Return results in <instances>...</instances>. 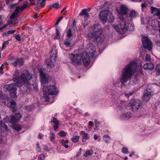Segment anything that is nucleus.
I'll list each match as a JSON object with an SVG mask.
<instances>
[{"instance_id": "43", "label": "nucleus", "mask_w": 160, "mask_h": 160, "mask_svg": "<svg viewBox=\"0 0 160 160\" xmlns=\"http://www.w3.org/2000/svg\"><path fill=\"white\" fill-rule=\"evenodd\" d=\"M122 151L123 153L125 154H127L129 152L128 148L125 147L122 148Z\"/></svg>"}, {"instance_id": "45", "label": "nucleus", "mask_w": 160, "mask_h": 160, "mask_svg": "<svg viewBox=\"0 0 160 160\" xmlns=\"http://www.w3.org/2000/svg\"><path fill=\"white\" fill-rule=\"evenodd\" d=\"M61 143L62 145L64 146L65 148H68V145L65 144V141L64 139H62L61 142Z\"/></svg>"}, {"instance_id": "21", "label": "nucleus", "mask_w": 160, "mask_h": 160, "mask_svg": "<svg viewBox=\"0 0 160 160\" xmlns=\"http://www.w3.org/2000/svg\"><path fill=\"white\" fill-rule=\"evenodd\" d=\"M51 122H52L54 123L53 125V127L54 130H56L59 127L58 125L59 124V121L57 118H53L51 120Z\"/></svg>"}, {"instance_id": "28", "label": "nucleus", "mask_w": 160, "mask_h": 160, "mask_svg": "<svg viewBox=\"0 0 160 160\" xmlns=\"http://www.w3.org/2000/svg\"><path fill=\"white\" fill-rule=\"evenodd\" d=\"M79 15L84 16V18L86 19L89 18L90 17L89 14L84 9L82 10V12L79 13Z\"/></svg>"}, {"instance_id": "61", "label": "nucleus", "mask_w": 160, "mask_h": 160, "mask_svg": "<svg viewBox=\"0 0 160 160\" xmlns=\"http://www.w3.org/2000/svg\"><path fill=\"white\" fill-rule=\"evenodd\" d=\"M43 137V135L41 133H39L38 135V137L40 139H41Z\"/></svg>"}, {"instance_id": "20", "label": "nucleus", "mask_w": 160, "mask_h": 160, "mask_svg": "<svg viewBox=\"0 0 160 160\" xmlns=\"http://www.w3.org/2000/svg\"><path fill=\"white\" fill-rule=\"evenodd\" d=\"M45 62L47 65V67L49 69L53 68L54 65L52 61L51 58L46 59Z\"/></svg>"}, {"instance_id": "31", "label": "nucleus", "mask_w": 160, "mask_h": 160, "mask_svg": "<svg viewBox=\"0 0 160 160\" xmlns=\"http://www.w3.org/2000/svg\"><path fill=\"white\" fill-rule=\"evenodd\" d=\"M80 136L75 135L72 136L71 138V140L73 143H77L79 142Z\"/></svg>"}, {"instance_id": "35", "label": "nucleus", "mask_w": 160, "mask_h": 160, "mask_svg": "<svg viewBox=\"0 0 160 160\" xmlns=\"http://www.w3.org/2000/svg\"><path fill=\"white\" fill-rule=\"evenodd\" d=\"M20 63V59L19 58L17 59L16 60L12 63V65L14 67H16L18 65H19Z\"/></svg>"}, {"instance_id": "24", "label": "nucleus", "mask_w": 160, "mask_h": 160, "mask_svg": "<svg viewBox=\"0 0 160 160\" xmlns=\"http://www.w3.org/2000/svg\"><path fill=\"white\" fill-rule=\"evenodd\" d=\"M80 135L82 134V138L83 140L82 142H83L84 140H87L89 139V137L87 133H85L84 131H81L80 132Z\"/></svg>"}, {"instance_id": "58", "label": "nucleus", "mask_w": 160, "mask_h": 160, "mask_svg": "<svg viewBox=\"0 0 160 160\" xmlns=\"http://www.w3.org/2000/svg\"><path fill=\"white\" fill-rule=\"evenodd\" d=\"M7 27V25H5L3 26L1 28H0V31H2V29L3 28L5 29Z\"/></svg>"}, {"instance_id": "34", "label": "nucleus", "mask_w": 160, "mask_h": 160, "mask_svg": "<svg viewBox=\"0 0 160 160\" xmlns=\"http://www.w3.org/2000/svg\"><path fill=\"white\" fill-rule=\"evenodd\" d=\"M28 2L27 1L25 3L22 5V6H21L20 9L21 12L24 10L27 7H28Z\"/></svg>"}, {"instance_id": "11", "label": "nucleus", "mask_w": 160, "mask_h": 160, "mask_svg": "<svg viewBox=\"0 0 160 160\" xmlns=\"http://www.w3.org/2000/svg\"><path fill=\"white\" fill-rule=\"evenodd\" d=\"M38 71L40 74L41 82L44 84L48 82L49 79L47 77L45 73L43 72V69L42 68H40L38 69Z\"/></svg>"}, {"instance_id": "53", "label": "nucleus", "mask_w": 160, "mask_h": 160, "mask_svg": "<svg viewBox=\"0 0 160 160\" xmlns=\"http://www.w3.org/2000/svg\"><path fill=\"white\" fill-rule=\"evenodd\" d=\"M132 93H129L128 94H126V93H125V96L127 97V98H129V97L130 96H131L132 95Z\"/></svg>"}, {"instance_id": "52", "label": "nucleus", "mask_w": 160, "mask_h": 160, "mask_svg": "<svg viewBox=\"0 0 160 160\" xmlns=\"http://www.w3.org/2000/svg\"><path fill=\"white\" fill-rule=\"evenodd\" d=\"M15 32V31L14 30H12L11 31H8L7 33L9 34H13Z\"/></svg>"}, {"instance_id": "14", "label": "nucleus", "mask_w": 160, "mask_h": 160, "mask_svg": "<svg viewBox=\"0 0 160 160\" xmlns=\"http://www.w3.org/2000/svg\"><path fill=\"white\" fill-rule=\"evenodd\" d=\"M129 11L128 8L124 5H122L120 7V14L121 15H125L128 13Z\"/></svg>"}, {"instance_id": "10", "label": "nucleus", "mask_w": 160, "mask_h": 160, "mask_svg": "<svg viewBox=\"0 0 160 160\" xmlns=\"http://www.w3.org/2000/svg\"><path fill=\"white\" fill-rule=\"evenodd\" d=\"M128 106L133 111H137L140 108V105L139 101L135 99H132L129 104Z\"/></svg>"}, {"instance_id": "22", "label": "nucleus", "mask_w": 160, "mask_h": 160, "mask_svg": "<svg viewBox=\"0 0 160 160\" xmlns=\"http://www.w3.org/2000/svg\"><path fill=\"white\" fill-rule=\"evenodd\" d=\"M82 61L83 62L84 65L85 67H87L90 62V59L86 55V57L82 58Z\"/></svg>"}, {"instance_id": "46", "label": "nucleus", "mask_w": 160, "mask_h": 160, "mask_svg": "<svg viewBox=\"0 0 160 160\" xmlns=\"http://www.w3.org/2000/svg\"><path fill=\"white\" fill-rule=\"evenodd\" d=\"M63 17L62 16L60 17L57 20L56 22L55 23V25H57L58 24L59 22L62 19Z\"/></svg>"}, {"instance_id": "29", "label": "nucleus", "mask_w": 160, "mask_h": 160, "mask_svg": "<svg viewBox=\"0 0 160 160\" xmlns=\"http://www.w3.org/2000/svg\"><path fill=\"white\" fill-rule=\"evenodd\" d=\"M93 153V151L92 150H89L86 152L85 153L83 154V156L85 157H89L92 155Z\"/></svg>"}, {"instance_id": "16", "label": "nucleus", "mask_w": 160, "mask_h": 160, "mask_svg": "<svg viewBox=\"0 0 160 160\" xmlns=\"http://www.w3.org/2000/svg\"><path fill=\"white\" fill-rule=\"evenodd\" d=\"M20 11V7H18L16 8L15 11L11 14L10 18L12 19H15L19 16V13Z\"/></svg>"}, {"instance_id": "8", "label": "nucleus", "mask_w": 160, "mask_h": 160, "mask_svg": "<svg viewBox=\"0 0 160 160\" xmlns=\"http://www.w3.org/2000/svg\"><path fill=\"white\" fill-rule=\"evenodd\" d=\"M142 42L143 47L151 51L152 48V44L151 41L145 36H143L142 39Z\"/></svg>"}, {"instance_id": "33", "label": "nucleus", "mask_w": 160, "mask_h": 160, "mask_svg": "<svg viewBox=\"0 0 160 160\" xmlns=\"http://www.w3.org/2000/svg\"><path fill=\"white\" fill-rule=\"evenodd\" d=\"M72 36V30L71 28L69 29L66 33V36L67 38H70Z\"/></svg>"}, {"instance_id": "44", "label": "nucleus", "mask_w": 160, "mask_h": 160, "mask_svg": "<svg viewBox=\"0 0 160 160\" xmlns=\"http://www.w3.org/2000/svg\"><path fill=\"white\" fill-rule=\"evenodd\" d=\"M52 7L56 9H58L60 8L61 6H60L59 3H55L52 5Z\"/></svg>"}, {"instance_id": "63", "label": "nucleus", "mask_w": 160, "mask_h": 160, "mask_svg": "<svg viewBox=\"0 0 160 160\" xmlns=\"http://www.w3.org/2000/svg\"><path fill=\"white\" fill-rule=\"evenodd\" d=\"M98 137L96 134H95L94 136V138L95 140H96L98 139Z\"/></svg>"}, {"instance_id": "30", "label": "nucleus", "mask_w": 160, "mask_h": 160, "mask_svg": "<svg viewBox=\"0 0 160 160\" xmlns=\"http://www.w3.org/2000/svg\"><path fill=\"white\" fill-rule=\"evenodd\" d=\"M138 15V12L135 10L131 11L129 14V17L131 18H135Z\"/></svg>"}, {"instance_id": "60", "label": "nucleus", "mask_w": 160, "mask_h": 160, "mask_svg": "<svg viewBox=\"0 0 160 160\" xmlns=\"http://www.w3.org/2000/svg\"><path fill=\"white\" fill-rule=\"evenodd\" d=\"M73 27L74 28L75 27H76V21L75 20H74L73 21Z\"/></svg>"}, {"instance_id": "3", "label": "nucleus", "mask_w": 160, "mask_h": 160, "mask_svg": "<svg viewBox=\"0 0 160 160\" xmlns=\"http://www.w3.org/2000/svg\"><path fill=\"white\" fill-rule=\"evenodd\" d=\"M20 119V114L19 113H17L15 115H11L9 117H7L5 119L6 122L10 123L12 125V128L17 131L20 130V126L19 125L16 124V123L18 122Z\"/></svg>"}, {"instance_id": "32", "label": "nucleus", "mask_w": 160, "mask_h": 160, "mask_svg": "<svg viewBox=\"0 0 160 160\" xmlns=\"http://www.w3.org/2000/svg\"><path fill=\"white\" fill-rule=\"evenodd\" d=\"M14 90H12L11 92H10V97L13 98H14L16 97V90L17 88H16L14 89Z\"/></svg>"}, {"instance_id": "49", "label": "nucleus", "mask_w": 160, "mask_h": 160, "mask_svg": "<svg viewBox=\"0 0 160 160\" xmlns=\"http://www.w3.org/2000/svg\"><path fill=\"white\" fill-rule=\"evenodd\" d=\"M31 5L33 6L35 5V0H28Z\"/></svg>"}, {"instance_id": "17", "label": "nucleus", "mask_w": 160, "mask_h": 160, "mask_svg": "<svg viewBox=\"0 0 160 160\" xmlns=\"http://www.w3.org/2000/svg\"><path fill=\"white\" fill-rule=\"evenodd\" d=\"M151 13H153L154 16H157L160 20V8H157L152 6L151 7Z\"/></svg>"}, {"instance_id": "41", "label": "nucleus", "mask_w": 160, "mask_h": 160, "mask_svg": "<svg viewBox=\"0 0 160 160\" xmlns=\"http://www.w3.org/2000/svg\"><path fill=\"white\" fill-rule=\"evenodd\" d=\"M50 140L51 141H54L55 139V134L53 132L51 133V136L50 137Z\"/></svg>"}, {"instance_id": "38", "label": "nucleus", "mask_w": 160, "mask_h": 160, "mask_svg": "<svg viewBox=\"0 0 160 160\" xmlns=\"http://www.w3.org/2000/svg\"><path fill=\"white\" fill-rule=\"evenodd\" d=\"M58 135L62 137L66 136V132L63 131H61L58 133Z\"/></svg>"}, {"instance_id": "27", "label": "nucleus", "mask_w": 160, "mask_h": 160, "mask_svg": "<svg viewBox=\"0 0 160 160\" xmlns=\"http://www.w3.org/2000/svg\"><path fill=\"white\" fill-rule=\"evenodd\" d=\"M72 40L70 38H67L63 42L66 47H70L72 46Z\"/></svg>"}, {"instance_id": "1", "label": "nucleus", "mask_w": 160, "mask_h": 160, "mask_svg": "<svg viewBox=\"0 0 160 160\" xmlns=\"http://www.w3.org/2000/svg\"><path fill=\"white\" fill-rule=\"evenodd\" d=\"M137 67V63L132 61L124 67L122 72V76L120 79V82L122 83L126 82L132 77L136 71Z\"/></svg>"}, {"instance_id": "37", "label": "nucleus", "mask_w": 160, "mask_h": 160, "mask_svg": "<svg viewBox=\"0 0 160 160\" xmlns=\"http://www.w3.org/2000/svg\"><path fill=\"white\" fill-rule=\"evenodd\" d=\"M38 160H45V156L43 153L40 154L38 157Z\"/></svg>"}, {"instance_id": "54", "label": "nucleus", "mask_w": 160, "mask_h": 160, "mask_svg": "<svg viewBox=\"0 0 160 160\" xmlns=\"http://www.w3.org/2000/svg\"><path fill=\"white\" fill-rule=\"evenodd\" d=\"M15 38L18 41H20V36L18 35L16 36Z\"/></svg>"}, {"instance_id": "57", "label": "nucleus", "mask_w": 160, "mask_h": 160, "mask_svg": "<svg viewBox=\"0 0 160 160\" xmlns=\"http://www.w3.org/2000/svg\"><path fill=\"white\" fill-rule=\"evenodd\" d=\"M24 60L22 59L21 58V66H22L24 64Z\"/></svg>"}, {"instance_id": "42", "label": "nucleus", "mask_w": 160, "mask_h": 160, "mask_svg": "<svg viewBox=\"0 0 160 160\" xmlns=\"http://www.w3.org/2000/svg\"><path fill=\"white\" fill-rule=\"evenodd\" d=\"M155 69L158 73L160 75V64L157 65Z\"/></svg>"}, {"instance_id": "62", "label": "nucleus", "mask_w": 160, "mask_h": 160, "mask_svg": "<svg viewBox=\"0 0 160 160\" xmlns=\"http://www.w3.org/2000/svg\"><path fill=\"white\" fill-rule=\"evenodd\" d=\"M84 10H86V11L87 12H89L91 10V9L90 8H88L87 9H84Z\"/></svg>"}, {"instance_id": "48", "label": "nucleus", "mask_w": 160, "mask_h": 160, "mask_svg": "<svg viewBox=\"0 0 160 160\" xmlns=\"http://www.w3.org/2000/svg\"><path fill=\"white\" fill-rule=\"evenodd\" d=\"M13 19H10L9 21L7 22V23L5 25H7V26L8 25H11L13 23Z\"/></svg>"}, {"instance_id": "2", "label": "nucleus", "mask_w": 160, "mask_h": 160, "mask_svg": "<svg viewBox=\"0 0 160 160\" xmlns=\"http://www.w3.org/2000/svg\"><path fill=\"white\" fill-rule=\"evenodd\" d=\"M91 29L92 31L88 34V37L89 40H92L94 41H97L100 37L102 32V29L99 24H94L91 27Z\"/></svg>"}, {"instance_id": "7", "label": "nucleus", "mask_w": 160, "mask_h": 160, "mask_svg": "<svg viewBox=\"0 0 160 160\" xmlns=\"http://www.w3.org/2000/svg\"><path fill=\"white\" fill-rule=\"evenodd\" d=\"M69 57L73 65H79L81 64L82 56L81 53L76 54H71L70 55Z\"/></svg>"}, {"instance_id": "18", "label": "nucleus", "mask_w": 160, "mask_h": 160, "mask_svg": "<svg viewBox=\"0 0 160 160\" xmlns=\"http://www.w3.org/2000/svg\"><path fill=\"white\" fill-rule=\"evenodd\" d=\"M152 96V95L151 92L148 90H146V92H145L144 93L142 96V98L143 100L147 102L150 100Z\"/></svg>"}, {"instance_id": "36", "label": "nucleus", "mask_w": 160, "mask_h": 160, "mask_svg": "<svg viewBox=\"0 0 160 160\" xmlns=\"http://www.w3.org/2000/svg\"><path fill=\"white\" fill-rule=\"evenodd\" d=\"M56 37L55 38V39H59L60 38V33L59 31L58 30L57 28L56 29Z\"/></svg>"}, {"instance_id": "39", "label": "nucleus", "mask_w": 160, "mask_h": 160, "mask_svg": "<svg viewBox=\"0 0 160 160\" xmlns=\"http://www.w3.org/2000/svg\"><path fill=\"white\" fill-rule=\"evenodd\" d=\"M145 60L147 62H150L151 61L150 55L149 54L147 53L145 56Z\"/></svg>"}, {"instance_id": "12", "label": "nucleus", "mask_w": 160, "mask_h": 160, "mask_svg": "<svg viewBox=\"0 0 160 160\" xmlns=\"http://www.w3.org/2000/svg\"><path fill=\"white\" fill-rule=\"evenodd\" d=\"M13 80L15 82V84L18 87L20 86V78L19 72L16 70L13 76Z\"/></svg>"}, {"instance_id": "40", "label": "nucleus", "mask_w": 160, "mask_h": 160, "mask_svg": "<svg viewBox=\"0 0 160 160\" xmlns=\"http://www.w3.org/2000/svg\"><path fill=\"white\" fill-rule=\"evenodd\" d=\"M9 44L8 41H6L4 42L2 44V50H4L6 47V46Z\"/></svg>"}, {"instance_id": "47", "label": "nucleus", "mask_w": 160, "mask_h": 160, "mask_svg": "<svg viewBox=\"0 0 160 160\" xmlns=\"http://www.w3.org/2000/svg\"><path fill=\"white\" fill-rule=\"evenodd\" d=\"M103 139L105 141H108L110 139V137L106 135H104L103 137Z\"/></svg>"}, {"instance_id": "64", "label": "nucleus", "mask_w": 160, "mask_h": 160, "mask_svg": "<svg viewBox=\"0 0 160 160\" xmlns=\"http://www.w3.org/2000/svg\"><path fill=\"white\" fill-rule=\"evenodd\" d=\"M16 5L15 4H12L11 5V8H13Z\"/></svg>"}, {"instance_id": "25", "label": "nucleus", "mask_w": 160, "mask_h": 160, "mask_svg": "<svg viewBox=\"0 0 160 160\" xmlns=\"http://www.w3.org/2000/svg\"><path fill=\"white\" fill-rule=\"evenodd\" d=\"M7 129V127L4 122L2 121H0V132H3L6 131Z\"/></svg>"}, {"instance_id": "19", "label": "nucleus", "mask_w": 160, "mask_h": 160, "mask_svg": "<svg viewBox=\"0 0 160 160\" xmlns=\"http://www.w3.org/2000/svg\"><path fill=\"white\" fill-rule=\"evenodd\" d=\"M16 103L15 101H9V104L7 105L11 108V110L13 112H15L17 111V108L16 107Z\"/></svg>"}, {"instance_id": "59", "label": "nucleus", "mask_w": 160, "mask_h": 160, "mask_svg": "<svg viewBox=\"0 0 160 160\" xmlns=\"http://www.w3.org/2000/svg\"><path fill=\"white\" fill-rule=\"evenodd\" d=\"M147 5L145 4V3H142L141 5V7L142 8H144L146 7Z\"/></svg>"}, {"instance_id": "13", "label": "nucleus", "mask_w": 160, "mask_h": 160, "mask_svg": "<svg viewBox=\"0 0 160 160\" xmlns=\"http://www.w3.org/2000/svg\"><path fill=\"white\" fill-rule=\"evenodd\" d=\"M46 88L49 94L53 95L57 93L56 88L54 85L47 86Z\"/></svg>"}, {"instance_id": "6", "label": "nucleus", "mask_w": 160, "mask_h": 160, "mask_svg": "<svg viewBox=\"0 0 160 160\" xmlns=\"http://www.w3.org/2000/svg\"><path fill=\"white\" fill-rule=\"evenodd\" d=\"M131 25V24L126 23L123 20L121 21L119 25L118 26L115 25H113V27L115 30L119 34H124L128 29L127 25Z\"/></svg>"}, {"instance_id": "50", "label": "nucleus", "mask_w": 160, "mask_h": 160, "mask_svg": "<svg viewBox=\"0 0 160 160\" xmlns=\"http://www.w3.org/2000/svg\"><path fill=\"white\" fill-rule=\"evenodd\" d=\"M3 65L2 64V66L0 67V73H1V74H2L3 73Z\"/></svg>"}, {"instance_id": "9", "label": "nucleus", "mask_w": 160, "mask_h": 160, "mask_svg": "<svg viewBox=\"0 0 160 160\" xmlns=\"http://www.w3.org/2000/svg\"><path fill=\"white\" fill-rule=\"evenodd\" d=\"M86 52L88 56L92 58L94 56V54L96 52V49L93 44L90 43L88 44L86 46Z\"/></svg>"}, {"instance_id": "51", "label": "nucleus", "mask_w": 160, "mask_h": 160, "mask_svg": "<svg viewBox=\"0 0 160 160\" xmlns=\"http://www.w3.org/2000/svg\"><path fill=\"white\" fill-rule=\"evenodd\" d=\"M31 107L30 106H26L25 108L27 110L30 111L32 110V108H31Z\"/></svg>"}, {"instance_id": "56", "label": "nucleus", "mask_w": 160, "mask_h": 160, "mask_svg": "<svg viewBox=\"0 0 160 160\" xmlns=\"http://www.w3.org/2000/svg\"><path fill=\"white\" fill-rule=\"evenodd\" d=\"M93 124V122L92 121H89L88 122V126L90 127H92Z\"/></svg>"}, {"instance_id": "5", "label": "nucleus", "mask_w": 160, "mask_h": 160, "mask_svg": "<svg viewBox=\"0 0 160 160\" xmlns=\"http://www.w3.org/2000/svg\"><path fill=\"white\" fill-rule=\"evenodd\" d=\"M31 75L28 70L25 69L23 71L21 75V84H25L27 88L29 89L31 88V84L29 81L32 78Z\"/></svg>"}, {"instance_id": "15", "label": "nucleus", "mask_w": 160, "mask_h": 160, "mask_svg": "<svg viewBox=\"0 0 160 160\" xmlns=\"http://www.w3.org/2000/svg\"><path fill=\"white\" fill-rule=\"evenodd\" d=\"M16 88L14 84H11L5 85L3 87V89L5 92L8 91L10 92L12 90H14Z\"/></svg>"}, {"instance_id": "23", "label": "nucleus", "mask_w": 160, "mask_h": 160, "mask_svg": "<svg viewBox=\"0 0 160 160\" xmlns=\"http://www.w3.org/2000/svg\"><path fill=\"white\" fill-rule=\"evenodd\" d=\"M46 1V0H37V2L35 5L42 8L45 6Z\"/></svg>"}, {"instance_id": "26", "label": "nucleus", "mask_w": 160, "mask_h": 160, "mask_svg": "<svg viewBox=\"0 0 160 160\" xmlns=\"http://www.w3.org/2000/svg\"><path fill=\"white\" fill-rule=\"evenodd\" d=\"M154 68L153 64L151 63H148L144 65L143 68L144 69H152Z\"/></svg>"}, {"instance_id": "55", "label": "nucleus", "mask_w": 160, "mask_h": 160, "mask_svg": "<svg viewBox=\"0 0 160 160\" xmlns=\"http://www.w3.org/2000/svg\"><path fill=\"white\" fill-rule=\"evenodd\" d=\"M44 97L45 98L46 100V101H48L49 100V97L47 95H46L45 94H44Z\"/></svg>"}, {"instance_id": "4", "label": "nucleus", "mask_w": 160, "mask_h": 160, "mask_svg": "<svg viewBox=\"0 0 160 160\" xmlns=\"http://www.w3.org/2000/svg\"><path fill=\"white\" fill-rule=\"evenodd\" d=\"M100 20L104 23L108 20L109 22H112L114 18L112 13L108 10H103L101 11L99 14Z\"/></svg>"}]
</instances>
